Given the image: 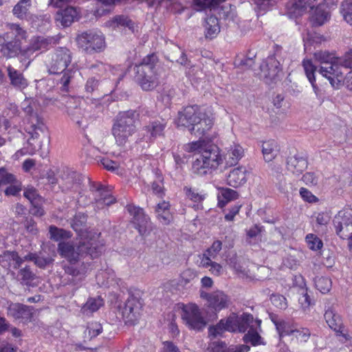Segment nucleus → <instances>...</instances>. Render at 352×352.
Segmentation results:
<instances>
[{"instance_id":"1","label":"nucleus","mask_w":352,"mask_h":352,"mask_svg":"<svg viewBox=\"0 0 352 352\" xmlns=\"http://www.w3.org/2000/svg\"><path fill=\"white\" fill-rule=\"evenodd\" d=\"M82 221H74L72 225L79 236V242L60 241L58 244V252L62 258L71 263H76L80 258L89 255L98 257L103 250L104 243L99 240L100 233L94 230L79 228Z\"/></svg>"},{"instance_id":"2","label":"nucleus","mask_w":352,"mask_h":352,"mask_svg":"<svg viewBox=\"0 0 352 352\" xmlns=\"http://www.w3.org/2000/svg\"><path fill=\"white\" fill-rule=\"evenodd\" d=\"M185 151L195 152V160L192 164V171L197 175H206L210 170L215 169L222 162L217 146L198 140L184 146Z\"/></svg>"},{"instance_id":"3","label":"nucleus","mask_w":352,"mask_h":352,"mask_svg":"<svg viewBox=\"0 0 352 352\" xmlns=\"http://www.w3.org/2000/svg\"><path fill=\"white\" fill-rule=\"evenodd\" d=\"M352 52L349 50L342 57H336L328 52L319 51L314 53L316 60L320 63V74L327 78L333 87L337 86L344 80L343 69L352 65L350 60Z\"/></svg>"},{"instance_id":"4","label":"nucleus","mask_w":352,"mask_h":352,"mask_svg":"<svg viewBox=\"0 0 352 352\" xmlns=\"http://www.w3.org/2000/svg\"><path fill=\"white\" fill-rule=\"evenodd\" d=\"M176 124L188 129L196 137L205 136L213 126V119L202 111L197 105L184 107L178 112Z\"/></svg>"},{"instance_id":"5","label":"nucleus","mask_w":352,"mask_h":352,"mask_svg":"<svg viewBox=\"0 0 352 352\" xmlns=\"http://www.w3.org/2000/svg\"><path fill=\"white\" fill-rule=\"evenodd\" d=\"M7 31L0 35V57L7 59L19 56L22 60H26L23 54L25 48L21 47L22 41L28 37L26 30L16 23L7 25Z\"/></svg>"},{"instance_id":"6","label":"nucleus","mask_w":352,"mask_h":352,"mask_svg":"<svg viewBox=\"0 0 352 352\" xmlns=\"http://www.w3.org/2000/svg\"><path fill=\"white\" fill-rule=\"evenodd\" d=\"M72 60V53L67 47L57 48L46 60L47 71L51 74H59L64 72L59 80L63 91L69 90V85L74 76L75 71L66 70Z\"/></svg>"},{"instance_id":"7","label":"nucleus","mask_w":352,"mask_h":352,"mask_svg":"<svg viewBox=\"0 0 352 352\" xmlns=\"http://www.w3.org/2000/svg\"><path fill=\"white\" fill-rule=\"evenodd\" d=\"M157 63V56L155 54H151L145 56L134 68L136 74L135 80L144 91H151L158 85L156 71Z\"/></svg>"},{"instance_id":"8","label":"nucleus","mask_w":352,"mask_h":352,"mask_svg":"<svg viewBox=\"0 0 352 352\" xmlns=\"http://www.w3.org/2000/svg\"><path fill=\"white\" fill-rule=\"evenodd\" d=\"M138 113L133 110L120 112L113 124L111 132L116 143L120 146L124 145L129 138L136 131L135 122Z\"/></svg>"},{"instance_id":"9","label":"nucleus","mask_w":352,"mask_h":352,"mask_svg":"<svg viewBox=\"0 0 352 352\" xmlns=\"http://www.w3.org/2000/svg\"><path fill=\"white\" fill-rule=\"evenodd\" d=\"M281 50L280 47L276 46L274 54L269 56L260 66L261 75L267 84L275 82L280 78L282 67L277 58H280Z\"/></svg>"},{"instance_id":"10","label":"nucleus","mask_w":352,"mask_h":352,"mask_svg":"<svg viewBox=\"0 0 352 352\" xmlns=\"http://www.w3.org/2000/svg\"><path fill=\"white\" fill-rule=\"evenodd\" d=\"M78 45L87 53L100 52L105 48L104 37L101 33L85 32L77 37Z\"/></svg>"},{"instance_id":"11","label":"nucleus","mask_w":352,"mask_h":352,"mask_svg":"<svg viewBox=\"0 0 352 352\" xmlns=\"http://www.w3.org/2000/svg\"><path fill=\"white\" fill-rule=\"evenodd\" d=\"M90 191L93 196L92 204L95 210H102L105 206L116 201L109 190L100 183L90 182Z\"/></svg>"},{"instance_id":"12","label":"nucleus","mask_w":352,"mask_h":352,"mask_svg":"<svg viewBox=\"0 0 352 352\" xmlns=\"http://www.w3.org/2000/svg\"><path fill=\"white\" fill-rule=\"evenodd\" d=\"M182 318L185 324L191 329L200 331L206 325V322L201 316L199 307L195 304H190L183 307Z\"/></svg>"},{"instance_id":"13","label":"nucleus","mask_w":352,"mask_h":352,"mask_svg":"<svg viewBox=\"0 0 352 352\" xmlns=\"http://www.w3.org/2000/svg\"><path fill=\"white\" fill-rule=\"evenodd\" d=\"M142 304L139 298L130 296L124 303L123 307H120V313L124 322L134 324L139 319Z\"/></svg>"},{"instance_id":"14","label":"nucleus","mask_w":352,"mask_h":352,"mask_svg":"<svg viewBox=\"0 0 352 352\" xmlns=\"http://www.w3.org/2000/svg\"><path fill=\"white\" fill-rule=\"evenodd\" d=\"M82 180V175L69 168H66L61 173L60 187L65 192H76L80 189Z\"/></svg>"},{"instance_id":"15","label":"nucleus","mask_w":352,"mask_h":352,"mask_svg":"<svg viewBox=\"0 0 352 352\" xmlns=\"http://www.w3.org/2000/svg\"><path fill=\"white\" fill-rule=\"evenodd\" d=\"M200 296L206 299L208 307L215 311L228 307L230 303V298L221 291H215L212 293L201 292Z\"/></svg>"},{"instance_id":"16","label":"nucleus","mask_w":352,"mask_h":352,"mask_svg":"<svg viewBox=\"0 0 352 352\" xmlns=\"http://www.w3.org/2000/svg\"><path fill=\"white\" fill-rule=\"evenodd\" d=\"M58 39L56 37L36 36L31 40L30 45L25 48L23 54L26 56V59H29L31 55L36 51H45L54 45L57 44Z\"/></svg>"},{"instance_id":"17","label":"nucleus","mask_w":352,"mask_h":352,"mask_svg":"<svg viewBox=\"0 0 352 352\" xmlns=\"http://www.w3.org/2000/svg\"><path fill=\"white\" fill-rule=\"evenodd\" d=\"M324 318L329 327L337 333L338 336L342 337L345 340L350 339V336L343 329L341 318L332 307L326 309Z\"/></svg>"},{"instance_id":"18","label":"nucleus","mask_w":352,"mask_h":352,"mask_svg":"<svg viewBox=\"0 0 352 352\" xmlns=\"http://www.w3.org/2000/svg\"><path fill=\"white\" fill-rule=\"evenodd\" d=\"M307 158L299 153L288 156L286 162L288 171L298 176L307 168Z\"/></svg>"},{"instance_id":"19","label":"nucleus","mask_w":352,"mask_h":352,"mask_svg":"<svg viewBox=\"0 0 352 352\" xmlns=\"http://www.w3.org/2000/svg\"><path fill=\"white\" fill-rule=\"evenodd\" d=\"M8 315L16 320H29L32 316L30 307L21 303H11L8 307Z\"/></svg>"},{"instance_id":"20","label":"nucleus","mask_w":352,"mask_h":352,"mask_svg":"<svg viewBox=\"0 0 352 352\" xmlns=\"http://www.w3.org/2000/svg\"><path fill=\"white\" fill-rule=\"evenodd\" d=\"M25 261L24 258H21L14 251H5L0 255V265L4 268L12 267L14 270L19 268Z\"/></svg>"},{"instance_id":"21","label":"nucleus","mask_w":352,"mask_h":352,"mask_svg":"<svg viewBox=\"0 0 352 352\" xmlns=\"http://www.w3.org/2000/svg\"><path fill=\"white\" fill-rule=\"evenodd\" d=\"M67 112L78 127L83 128L86 126L87 122L82 116V110L78 106V102L74 99H71L67 102Z\"/></svg>"},{"instance_id":"22","label":"nucleus","mask_w":352,"mask_h":352,"mask_svg":"<svg viewBox=\"0 0 352 352\" xmlns=\"http://www.w3.org/2000/svg\"><path fill=\"white\" fill-rule=\"evenodd\" d=\"M43 251H44L43 247H42V251L38 253H29L24 256V259L25 261H33L37 267L44 269L54 263L56 253L53 251L52 255L45 256L43 255Z\"/></svg>"},{"instance_id":"23","label":"nucleus","mask_w":352,"mask_h":352,"mask_svg":"<svg viewBox=\"0 0 352 352\" xmlns=\"http://www.w3.org/2000/svg\"><path fill=\"white\" fill-rule=\"evenodd\" d=\"M246 173V168L243 166L233 168L227 177V184L233 188L243 185L247 181Z\"/></svg>"},{"instance_id":"24","label":"nucleus","mask_w":352,"mask_h":352,"mask_svg":"<svg viewBox=\"0 0 352 352\" xmlns=\"http://www.w3.org/2000/svg\"><path fill=\"white\" fill-rule=\"evenodd\" d=\"M8 76L10 80V85L19 90H23L28 86V80L23 74L12 66L7 67Z\"/></svg>"},{"instance_id":"25","label":"nucleus","mask_w":352,"mask_h":352,"mask_svg":"<svg viewBox=\"0 0 352 352\" xmlns=\"http://www.w3.org/2000/svg\"><path fill=\"white\" fill-rule=\"evenodd\" d=\"M305 73L307 78L312 85L313 89L317 96H320V89L316 84V72H317V67L314 65L311 60L305 59L302 63Z\"/></svg>"},{"instance_id":"26","label":"nucleus","mask_w":352,"mask_h":352,"mask_svg":"<svg viewBox=\"0 0 352 352\" xmlns=\"http://www.w3.org/2000/svg\"><path fill=\"white\" fill-rule=\"evenodd\" d=\"M244 150L243 147L236 143L230 145L225 156L226 164L230 166L236 165L243 156Z\"/></svg>"},{"instance_id":"27","label":"nucleus","mask_w":352,"mask_h":352,"mask_svg":"<svg viewBox=\"0 0 352 352\" xmlns=\"http://www.w3.org/2000/svg\"><path fill=\"white\" fill-rule=\"evenodd\" d=\"M77 16V11L73 7H67L57 12L56 19L64 27L69 26Z\"/></svg>"},{"instance_id":"28","label":"nucleus","mask_w":352,"mask_h":352,"mask_svg":"<svg viewBox=\"0 0 352 352\" xmlns=\"http://www.w3.org/2000/svg\"><path fill=\"white\" fill-rule=\"evenodd\" d=\"M329 16L327 6L320 4L316 8L311 16V21L314 25L320 26L323 25L329 19Z\"/></svg>"},{"instance_id":"29","label":"nucleus","mask_w":352,"mask_h":352,"mask_svg":"<svg viewBox=\"0 0 352 352\" xmlns=\"http://www.w3.org/2000/svg\"><path fill=\"white\" fill-rule=\"evenodd\" d=\"M260 324L261 320H254L252 314L243 313L239 316V332L248 331L249 329H253Z\"/></svg>"},{"instance_id":"30","label":"nucleus","mask_w":352,"mask_h":352,"mask_svg":"<svg viewBox=\"0 0 352 352\" xmlns=\"http://www.w3.org/2000/svg\"><path fill=\"white\" fill-rule=\"evenodd\" d=\"M33 118H35L36 123L34 122V120H32V124L27 129L28 133L31 135V138L28 140L30 144H33L31 140L39 138L41 135H44L46 132V126L38 120V116L33 117Z\"/></svg>"},{"instance_id":"31","label":"nucleus","mask_w":352,"mask_h":352,"mask_svg":"<svg viewBox=\"0 0 352 352\" xmlns=\"http://www.w3.org/2000/svg\"><path fill=\"white\" fill-rule=\"evenodd\" d=\"M265 231L263 226L254 224L246 230L245 242L250 245H256L261 240L263 232Z\"/></svg>"},{"instance_id":"32","label":"nucleus","mask_w":352,"mask_h":352,"mask_svg":"<svg viewBox=\"0 0 352 352\" xmlns=\"http://www.w3.org/2000/svg\"><path fill=\"white\" fill-rule=\"evenodd\" d=\"M204 27L207 38H213L220 32L218 19L214 16H209L206 19Z\"/></svg>"},{"instance_id":"33","label":"nucleus","mask_w":352,"mask_h":352,"mask_svg":"<svg viewBox=\"0 0 352 352\" xmlns=\"http://www.w3.org/2000/svg\"><path fill=\"white\" fill-rule=\"evenodd\" d=\"M278 145L274 140L265 142L262 144V153L266 162H271L276 156Z\"/></svg>"},{"instance_id":"34","label":"nucleus","mask_w":352,"mask_h":352,"mask_svg":"<svg viewBox=\"0 0 352 352\" xmlns=\"http://www.w3.org/2000/svg\"><path fill=\"white\" fill-rule=\"evenodd\" d=\"M31 6L32 0H19L14 6L13 14L20 19H24L27 17Z\"/></svg>"},{"instance_id":"35","label":"nucleus","mask_w":352,"mask_h":352,"mask_svg":"<svg viewBox=\"0 0 352 352\" xmlns=\"http://www.w3.org/2000/svg\"><path fill=\"white\" fill-rule=\"evenodd\" d=\"M279 169H280V168L278 167L275 173H273L272 181L280 191L283 192H288L289 190L292 189V185L286 181L285 177L279 172Z\"/></svg>"},{"instance_id":"36","label":"nucleus","mask_w":352,"mask_h":352,"mask_svg":"<svg viewBox=\"0 0 352 352\" xmlns=\"http://www.w3.org/2000/svg\"><path fill=\"white\" fill-rule=\"evenodd\" d=\"M336 232L342 239H352V221L338 222Z\"/></svg>"},{"instance_id":"37","label":"nucleus","mask_w":352,"mask_h":352,"mask_svg":"<svg viewBox=\"0 0 352 352\" xmlns=\"http://www.w3.org/2000/svg\"><path fill=\"white\" fill-rule=\"evenodd\" d=\"M103 305V300L100 297L90 298L84 305L82 310L84 313H92L96 311Z\"/></svg>"},{"instance_id":"38","label":"nucleus","mask_w":352,"mask_h":352,"mask_svg":"<svg viewBox=\"0 0 352 352\" xmlns=\"http://www.w3.org/2000/svg\"><path fill=\"white\" fill-rule=\"evenodd\" d=\"M272 321L275 324L276 330L278 331L280 337L285 336H289V331L292 330L291 327L285 321L278 318L276 316H271Z\"/></svg>"},{"instance_id":"39","label":"nucleus","mask_w":352,"mask_h":352,"mask_svg":"<svg viewBox=\"0 0 352 352\" xmlns=\"http://www.w3.org/2000/svg\"><path fill=\"white\" fill-rule=\"evenodd\" d=\"M49 232L50 234V239L55 241H59L62 239H68L72 237L70 232L58 228L53 226H50Z\"/></svg>"},{"instance_id":"40","label":"nucleus","mask_w":352,"mask_h":352,"mask_svg":"<svg viewBox=\"0 0 352 352\" xmlns=\"http://www.w3.org/2000/svg\"><path fill=\"white\" fill-rule=\"evenodd\" d=\"M226 330L231 332L239 331V316L235 313H232L226 319H221Z\"/></svg>"},{"instance_id":"41","label":"nucleus","mask_w":352,"mask_h":352,"mask_svg":"<svg viewBox=\"0 0 352 352\" xmlns=\"http://www.w3.org/2000/svg\"><path fill=\"white\" fill-rule=\"evenodd\" d=\"M238 195L236 190L230 188H223L221 195L218 197L219 206L221 208L223 207L227 202L236 199Z\"/></svg>"},{"instance_id":"42","label":"nucleus","mask_w":352,"mask_h":352,"mask_svg":"<svg viewBox=\"0 0 352 352\" xmlns=\"http://www.w3.org/2000/svg\"><path fill=\"white\" fill-rule=\"evenodd\" d=\"M85 88L88 94L101 91L103 95L106 94L102 85L95 77H91L87 80Z\"/></svg>"},{"instance_id":"43","label":"nucleus","mask_w":352,"mask_h":352,"mask_svg":"<svg viewBox=\"0 0 352 352\" xmlns=\"http://www.w3.org/2000/svg\"><path fill=\"white\" fill-rule=\"evenodd\" d=\"M164 128L165 124L160 121H154L146 127L147 132L153 138L162 135Z\"/></svg>"},{"instance_id":"44","label":"nucleus","mask_w":352,"mask_h":352,"mask_svg":"<svg viewBox=\"0 0 352 352\" xmlns=\"http://www.w3.org/2000/svg\"><path fill=\"white\" fill-rule=\"evenodd\" d=\"M315 285L321 293L326 294L331 289V280L327 277H316L315 278Z\"/></svg>"},{"instance_id":"45","label":"nucleus","mask_w":352,"mask_h":352,"mask_svg":"<svg viewBox=\"0 0 352 352\" xmlns=\"http://www.w3.org/2000/svg\"><path fill=\"white\" fill-rule=\"evenodd\" d=\"M19 276L21 277V283L25 285H32V281L35 279V274L28 266L20 270Z\"/></svg>"},{"instance_id":"46","label":"nucleus","mask_w":352,"mask_h":352,"mask_svg":"<svg viewBox=\"0 0 352 352\" xmlns=\"http://www.w3.org/2000/svg\"><path fill=\"white\" fill-rule=\"evenodd\" d=\"M315 0H292L288 3V8L289 9H293L294 12L301 11L303 9H305L307 6L312 8V3Z\"/></svg>"},{"instance_id":"47","label":"nucleus","mask_w":352,"mask_h":352,"mask_svg":"<svg viewBox=\"0 0 352 352\" xmlns=\"http://www.w3.org/2000/svg\"><path fill=\"white\" fill-rule=\"evenodd\" d=\"M87 69L91 74L103 76L109 69H111V67L101 62H96L89 65Z\"/></svg>"},{"instance_id":"48","label":"nucleus","mask_w":352,"mask_h":352,"mask_svg":"<svg viewBox=\"0 0 352 352\" xmlns=\"http://www.w3.org/2000/svg\"><path fill=\"white\" fill-rule=\"evenodd\" d=\"M172 52L173 54L179 55V58H177V56H173V57H171L173 63L176 62L184 66L190 65V61H188L186 55L178 46H172Z\"/></svg>"},{"instance_id":"49","label":"nucleus","mask_w":352,"mask_h":352,"mask_svg":"<svg viewBox=\"0 0 352 352\" xmlns=\"http://www.w3.org/2000/svg\"><path fill=\"white\" fill-rule=\"evenodd\" d=\"M342 13L344 20L352 25V1L346 0L342 5Z\"/></svg>"},{"instance_id":"50","label":"nucleus","mask_w":352,"mask_h":352,"mask_svg":"<svg viewBox=\"0 0 352 352\" xmlns=\"http://www.w3.org/2000/svg\"><path fill=\"white\" fill-rule=\"evenodd\" d=\"M126 208L135 220H141L145 218V214L142 208L132 204L127 205Z\"/></svg>"},{"instance_id":"51","label":"nucleus","mask_w":352,"mask_h":352,"mask_svg":"<svg viewBox=\"0 0 352 352\" xmlns=\"http://www.w3.org/2000/svg\"><path fill=\"white\" fill-rule=\"evenodd\" d=\"M169 203L163 201L157 204L155 211L157 214L158 218H162L164 220L169 219Z\"/></svg>"},{"instance_id":"52","label":"nucleus","mask_w":352,"mask_h":352,"mask_svg":"<svg viewBox=\"0 0 352 352\" xmlns=\"http://www.w3.org/2000/svg\"><path fill=\"white\" fill-rule=\"evenodd\" d=\"M289 336H294L297 339H300L305 342H306L309 339L311 335L309 330L307 328H292V330L289 331Z\"/></svg>"},{"instance_id":"53","label":"nucleus","mask_w":352,"mask_h":352,"mask_svg":"<svg viewBox=\"0 0 352 352\" xmlns=\"http://www.w3.org/2000/svg\"><path fill=\"white\" fill-rule=\"evenodd\" d=\"M15 182L16 177L13 174L8 173L4 168H0V186L14 184Z\"/></svg>"},{"instance_id":"54","label":"nucleus","mask_w":352,"mask_h":352,"mask_svg":"<svg viewBox=\"0 0 352 352\" xmlns=\"http://www.w3.org/2000/svg\"><path fill=\"white\" fill-rule=\"evenodd\" d=\"M306 241L309 248L312 250H318L322 247V241L313 234L307 235Z\"/></svg>"},{"instance_id":"55","label":"nucleus","mask_w":352,"mask_h":352,"mask_svg":"<svg viewBox=\"0 0 352 352\" xmlns=\"http://www.w3.org/2000/svg\"><path fill=\"white\" fill-rule=\"evenodd\" d=\"M261 337L256 331V328L249 329L248 333L244 336V340L245 342H250L252 345H257L260 344Z\"/></svg>"},{"instance_id":"56","label":"nucleus","mask_w":352,"mask_h":352,"mask_svg":"<svg viewBox=\"0 0 352 352\" xmlns=\"http://www.w3.org/2000/svg\"><path fill=\"white\" fill-rule=\"evenodd\" d=\"M217 4L216 0H194L195 9L197 11L214 7Z\"/></svg>"},{"instance_id":"57","label":"nucleus","mask_w":352,"mask_h":352,"mask_svg":"<svg viewBox=\"0 0 352 352\" xmlns=\"http://www.w3.org/2000/svg\"><path fill=\"white\" fill-rule=\"evenodd\" d=\"M222 248V243L221 241L217 240L213 242L212 245L208 248L205 252V255L210 256L213 259H214L217 254L219 253Z\"/></svg>"},{"instance_id":"58","label":"nucleus","mask_w":352,"mask_h":352,"mask_svg":"<svg viewBox=\"0 0 352 352\" xmlns=\"http://www.w3.org/2000/svg\"><path fill=\"white\" fill-rule=\"evenodd\" d=\"M272 303L276 307L280 309H285L287 307L286 298L278 294H273L270 298Z\"/></svg>"},{"instance_id":"59","label":"nucleus","mask_w":352,"mask_h":352,"mask_svg":"<svg viewBox=\"0 0 352 352\" xmlns=\"http://www.w3.org/2000/svg\"><path fill=\"white\" fill-rule=\"evenodd\" d=\"M113 22L116 23L118 25L127 27L130 30L133 28V21L125 16H116L113 18Z\"/></svg>"},{"instance_id":"60","label":"nucleus","mask_w":352,"mask_h":352,"mask_svg":"<svg viewBox=\"0 0 352 352\" xmlns=\"http://www.w3.org/2000/svg\"><path fill=\"white\" fill-rule=\"evenodd\" d=\"M102 328L98 322H91L89 324L86 332L88 333L89 336L92 338L98 336L102 332Z\"/></svg>"},{"instance_id":"61","label":"nucleus","mask_w":352,"mask_h":352,"mask_svg":"<svg viewBox=\"0 0 352 352\" xmlns=\"http://www.w3.org/2000/svg\"><path fill=\"white\" fill-rule=\"evenodd\" d=\"M33 99L32 98H25V100L21 102V108L23 111L28 115L31 116L32 120H34L33 117L37 116L33 115V107H32Z\"/></svg>"},{"instance_id":"62","label":"nucleus","mask_w":352,"mask_h":352,"mask_svg":"<svg viewBox=\"0 0 352 352\" xmlns=\"http://www.w3.org/2000/svg\"><path fill=\"white\" fill-rule=\"evenodd\" d=\"M184 190L187 197L195 202L201 201L204 199L203 195L199 194L195 189L185 187Z\"/></svg>"},{"instance_id":"63","label":"nucleus","mask_w":352,"mask_h":352,"mask_svg":"<svg viewBox=\"0 0 352 352\" xmlns=\"http://www.w3.org/2000/svg\"><path fill=\"white\" fill-rule=\"evenodd\" d=\"M181 277L182 283L186 285L197 278V272L193 270L187 269L182 273Z\"/></svg>"},{"instance_id":"64","label":"nucleus","mask_w":352,"mask_h":352,"mask_svg":"<svg viewBox=\"0 0 352 352\" xmlns=\"http://www.w3.org/2000/svg\"><path fill=\"white\" fill-rule=\"evenodd\" d=\"M230 350L224 342L214 341L211 344L212 352H230Z\"/></svg>"}]
</instances>
